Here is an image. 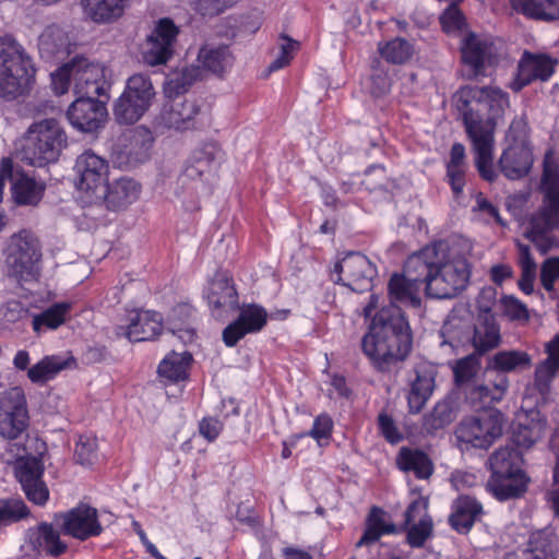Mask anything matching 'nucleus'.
<instances>
[{
  "instance_id": "obj_4",
  "label": "nucleus",
  "mask_w": 559,
  "mask_h": 559,
  "mask_svg": "<svg viewBox=\"0 0 559 559\" xmlns=\"http://www.w3.org/2000/svg\"><path fill=\"white\" fill-rule=\"evenodd\" d=\"M35 68L23 46L12 36L0 37V97L13 100L29 90Z\"/></svg>"
},
{
  "instance_id": "obj_15",
  "label": "nucleus",
  "mask_w": 559,
  "mask_h": 559,
  "mask_svg": "<svg viewBox=\"0 0 559 559\" xmlns=\"http://www.w3.org/2000/svg\"><path fill=\"white\" fill-rule=\"evenodd\" d=\"M179 28L169 17L160 19L152 35L147 37L148 49L143 55L144 62L151 67L166 64L174 55Z\"/></svg>"
},
{
  "instance_id": "obj_52",
  "label": "nucleus",
  "mask_w": 559,
  "mask_h": 559,
  "mask_svg": "<svg viewBox=\"0 0 559 559\" xmlns=\"http://www.w3.org/2000/svg\"><path fill=\"white\" fill-rule=\"evenodd\" d=\"M55 523L41 522L45 555L58 558L68 550V544L61 540V530L55 528Z\"/></svg>"
},
{
  "instance_id": "obj_8",
  "label": "nucleus",
  "mask_w": 559,
  "mask_h": 559,
  "mask_svg": "<svg viewBox=\"0 0 559 559\" xmlns=\"http://www.w3.org/2000/svg\"><path fill=\"white\" fill-rule=\"evenodd\" d=\"M522 452L510 444L498 448L488 459L492 473L488 489H526L531 478L521 468Z\"/></svg>"
},
{
  "instance_id": "obj_60",
  "label": "nucleus",
  "mask_w": 559,
  "mask_h": 559,
  "mask_svg": "<svg viewBox=\"0 0 559 559\" xmlns=\"http://www.w3.org/2000/svg\"><path fill=\"white\" fill-rule=\"evenodd\" d=\"M503 313L511 320H528L526 306L513 296H504L501 300Z\"/></svg>"
},
{
  "instance_id": "obj_31",
  "label": "nucleus",
  "mask_w": 559,
  "mask_h": 559,
  "mask_svg": "<svg viewBox=\"0 0 559 559\" xmlns=\"http://www.w3.org/2000/svg\"><path fill=\"white\" fill-rule=\"evenodd\" d=\"M68 34L58 25L47 26L38 38V50L41 58L51 60L61 58L69 52Z\"/></svg>"
},
{
  "instance_id": "obj_14",
  "label": "nucleus",
  "mask_w": 559,
  "mask_h": 559,
  "mask_svg": "<svg viewBox=\"0 0 559 559\" xmlns=\"http://www.w3.org/2000/svg\"><path fill=\"white\" fill-rule=\"evenodd\" d=\"M334 272L337 274L335 283L364 293L371 289L377 270L366 255L350 252L335 264Z\"/></svg>"
},
{
  "instance_id": "obj_58",
  "label": "nucleus",
  "mask_w": 559,
  "mask_h": 559,
  "mask_svg": "<svg viewBox=\"0 0 559 559\" xmlns=\"http://www.w3.org/2000/svg\"><path fill=\"white\" fill-rule=\"evenodd\" d=\"M239 0H195L194 10L202 16L213 17L233 7Z\"/></svg>"
},
{
  "instance_id": "obj_16",
  "label": "nucleus",
  "mask_w": 559,
  "mask_h": 559,
  "mask_svg": "<svg viewBox=\"0 0 559 559\" xmlns=\"http://www.w3.org/2000/svg\"><path fill=\"white\" fill-rule=\"evenodd\" d=\"M67 116L73 128L82 132H94L104 127L107 109L105 102L98 97L81 96L69 106Z\"/></svg>"
},
{
  "instance_id": "obj_21",
  "label": "nucleus",
  "mask_w": 559,
  "mask_h": 559,
  "mask_svg": "<svg viewBox=\"0 0 559 559\" xmlns=\"http://www.w3.org/2000/svg\"><path fill=\"white\" fill-rule=\"evenodd\" d=\"M481 513L483 507L476 498L469 495H461L452 503V511L448 520L449 525L456 533L466 535Z\"/></svg>"
},
{
  "instance_id": "obj_26",
  "label": "nucleus",
  "mask_w": 559,
  "mask_h": 559,
  "mask_svg": "<svg viewBox=\"0 0 559 559\" xmlns=\"http://www.w3.org/2000/svg\"><path fill=\"white\" fill-rule=\"evenodd\" d=\"M14 463V475L23 489H47L41 480L44 466L39 457L27 455L26 450Z\"/></svg>"
},
{
  "instance_id": "obj_43",
  "label": "nucleus",
  "mask_w": 559,
  "mask_h": 559,
  "mask_svg": "<svg viewBox=\"0 0 559 559\" xmlns=\"http://www.w3.org/2000/svg\"><path fill=\"white\" fill-rule=\"evenodd\" d=\"M389 297L391 304L400 301L409 304L415 308L420 307L421 300L418 297L420 288L415 284L406 281V277L400 273H394L388 283Z\"/></svg>"
},
{
  "instance_id": "obj_44",
  "label": "nucleus",
  "mask_w": 559,
  "mask_h": 559,
  "mask_svg": "<svg viewBox=\"0 0 559 559\" xmlns=\"http://www.w3.org/2000/svg\"><path fill=\"white\" fill-rule=\"evenodd\" d=\"M45 185L35 179L21 176L12 186L13 200L19 205H37L43 198Z\"/></svg>"
},
{
  "instance_id": "obj_32",
  "label": "nucleus",
  "mask_w": 559,
  "mask_h": 559,
  "mask_svg": "<svg viewBox=\"0 0 559 559\" xmlns=\"http://www.w3.org/2000/svg\"><path fill=\"white\" fill-rule=\"evenodd\" d=\"M198 62L203 71L222 76L234 62L233 53L227 45H203L198 53Z\"/></svg>"
},
{
  "instance_id": "obj_20",
  "label": "nucleus",
  "mask_w": 559,
  "mask_h": 559,
  "mask_svg": "<svg viewBox=\"0 0 559 559\" xmlns=\"http://www.w3.org/2000/svg\"><path fill=\"white\" fill-rule=\"evenodd\" d=\"M471 343L475 349V354L479 356L500 345V326L495 314H477L473 324Z\"/></svg>"
},
{
  "instance_id": "obj_49",
  "label": "nucleus",
  "mask_w": 559,
  "mask_h": 559,
  "mask_svg": "<svg viewBox=\"0 0 559 559\" xmlns=\"http://www.w3.org/2000/svg\"><path fill=\"white\" fill-rule=\"evenodd\" d=\"M22 559H41L45 554L41 522L28 527L19 549Z\"/></svg>"
},
{
  "instance_id": "obj_25",
  "label": "nucleus",
  "mask_w": 559,
  "mask_h": 559,
  "mask_svg": "<svg viewBox=\"0 0 559 559\" xmlns=\"http://www.w3.org/2000/svg\"><path fill=\"white\" fill-rule=\"evenodd\" d=\"M100 194H96V199H104L107 207L111 210H120L136 199L138 183L128 177H121L100 189Z\"/></svg>"
},
{
  "instance_id": "obj_13",
  "label": "nucleus",
  "mask_w": 559,
  "mask_h": 559,
  "mask_svg": "<svg viewBox=\"0 0 559 559\" xmlns=\"http://www.w3.org/2000/svg\"><path fill=\"white\" fill-rule=\"evenodd\" d=\"M421 503L413 501L404 512V521L397 526L392 522L391 515L380 507L373 506L366 519V527L356 547L369 546L377 543L384 535H396L416 520V512H419Z\"/></svg>"
},
{
  "instance_id": "obj_24",
  "label": "nucleus",
  "mask_w": 559,
  "mask_h": 559,
  "mask_svg": "<svg viewBox=\"0 0 559 559\" xmlns=\"http://www.w3.org/2000/svg\"><path fill=\"white\" fill-rule=\"evenodd\" d=\"M114 114L121 124H133L140 119L139 75L129 78L123 93L116 102Z\"/></svg>"
},
{
  "instance_id": "obj_51",
  "label": "nucleus",
  "mask_w": 559,
  "mask_h": 559,
  "mask_svg": "<svg viewBox=\"0 0 559 559\" xmlns=\"http://www.w3.org/2000/svg\"><path fill=\"white\" fill-rule=\"evenodd\" d=\"M380 55L389 62L401 64L414 55V46L406 39L397 37L383 46L379 45Z\"/></svg>"
},
{
  "instance_id": "obj_61",
  "label": "nucleus",
  "mask_w": 559,
  "mask_h": 559,
  "mask_svg": "<svg viewBox=\"0 0 559 559\" xmlns=\"http://www.w3.org/2000/svg\"><path fill=\"white\" fill-rule=\"evenodd\" d=\"M2 320L7 323H16L28 316V309L17 300L8 301L0 310Z\"/></svg>"
},
{
  "instance_id": "obj_63",
  "label": "nucleus",
  "mask_w": 559,
  "mask_h": 559,
  "mask_svg": "<svg viewBox=\"0 0 559 559\" xmlns=\"http://www.w3.org/2000/svg\"><path fill=\"white\" fill-rule=\"evenodd\" d=\"M509 145H528V129L522 119L513 120L508 133Z\"/></svg>"
},
{
  "instance_id": "obj_22",
  "label": "nucleus",
  "mask_w": 559,
  "mask_h": 559,
  "mask_svg": "<svg viewBox=\"0 0 559 559\" xmlns=\"http://www.w3.org/2000/svg\"><path fill=\"white\" fill-rule=\"evenodd\" d=\"M546 419L539 412L531 411L524 417L519 419V423L513 426L511 441L516 447L515 449H530L533 447L545 433Z\"/></svg>"
},
{
  "instance_id": "obj_45",
  "label": "nucleus",
  "mask_w": 559,
  "mask_h": 559,
  "mask_svg": "<svg viewBox=\"0 0 559 559\" xmlns=\"http://www.w3.org/2000/svg\"><path fill=\"white\" fill-rule=\"evenodd\" d=\"M525 554L526 559H557V546L554 536L546 531L532 533Z\"/></svg>"
},
{
  "instance_id": "obj_41",
  "label": "nucleus",
  "mask_w": 559,
  "mask_h": 559,
  "mask_svg": "<svg viewBox=\"0 0 559 559\" xmlns=\"http://www.w3.org/2000/svg\"><path fill=\"white\" fill-rule=\"evenodd\" d=\"M455 419L451 401L442 400L433 408L424 415L421 420L423 433L433 436L444 429Z\"/></svg>"
},
{
  "instance_id": "obj_37",
  "label": "nucleus",
  "mask_w": 559,
  "mask_h": 559,
  "mask_svg": "<svg viewBox=\"0 0 559 559\" xmlns=\"http://www.w3.org/2000/svg\"><path fill=\"white\" fill-rule=\"evenodd\" d=\"M435 389V377L431 371L416 370V378L407 396L409 412L418 414L432 394Z\"/></svg>"
},
{
  "instance_id": "obj_39",
  "label": "nucleus",
  "mask_w": 559,
  "mask_h": 559,
  "mask_svg": "<svg viewBox=\"0 0 559 559\" xmlns=\"http://www.w3.org/2000/svg\"><path fill=\"white\" fill-rule=\"evenodd\" d=\"M532 366V357L522 350H500L488 361V368L499 372H513L528 369Z\"/></svg>"
},
{
  "instance_id": "obj_42",
  "label": "nucleus",
  "mask_w": 559,
  "mask_h": 559,
  "mask_svg": "<svg viewBox=\"0 0 559 559\" xmlns=\"http://www.w3.org/2000/svg\"><path fill=\"white\" fill-rule=\"evenodd\" d=\"M396 463L402 471L413 472L417 478L426 479L432 474V463L420 450L402 448Z\"/></svg>"
},
{
  "instance_id": "obj_56",
  "label": "nucleus",
  "mask_w": 559,
  "mask_h": 559,
  "mask_svg": "<svg viewBox=\"0 0 559 559\" xmlns=\"http://www.w3.org/2000/svg\"><path fill=\"white\" fill-rule=\"evenodd\" d=\"M163 331V316L156 311L142 312V342L154 340Z\"/></svg>"
},
{
  "instance_id": "obj_50",
  "label": "nucleus",
  "mask_w": 559,
  "mask_h": 559,
  "mask_svg": "<svg viewBox=\"0 0 559 559\" xmlns=\"http://www.w3.org/2000/svg\"><path fill=\"white\" fill-rule=\"evenodd\" d=\"M479 355L473 353L459 359L453 367L454 382L459 388H471L479 369Z\"/></svg>"
},
{
  "instance_id": "obj_6",
  "label": "nucleus",
  "mask_w": 559,
  "mask_h": 559,
  "mask_svg": "<svg viewBox=\"0 0 559 559\" xmlns=\"http://www.w3.org/2000/svg\"><path fill=\"white\" fill-rule=\"evenodd\" d=\"M67 133L57 119L35 121L27 129L21 151L22 159L38 167L53 163L67 146Z\"/></svg>"
},
{
  "instance_id": "obj_46",
  "label": "nucleus",
  "mask_w": 559,
  "mask_h": 559,
  "mask_svg": "<svg viewBox=\"0 0 559 559\" xmlns=\"http://www.w3.org/2000/svg\"><path fill=\"white\" fill-rule=\"evenodd\" d=\"M71 302H58L35 316L32 321L33 330L40 333L45 329L55 330L66 321V316L71 310Z\"/></svg>"
},
{
  "instance_id": "obj_59",
  "label": "nucleus",
  "mask_w": 559,
  "mask_h": 559,
  "mask_svg": "<svg viewBox=\"0 0 559 559\" xmlns=\"http://www.w3.org/2000/svg\"><path fill=\"white\" fill-rule=\"evenodd\" d=\"M559 280V257L546 259L540 269V282L543 287L550 292L555 282Z\"/></svg>"
},
{
  "instance_id": "obj_57",
  "label": "nucleus",
  "mask_w": 559,
  "mask_h": 559,
  "mask_svg": "<svg viewBox=\"0 0 559 559\" xmlns=\"http://www.w3.org/2000/svg\"><path fill=\"white\" fill-rule=\"evenodd\" d=\"M140 310L131 309L128 311L124 323H120L117 328V335L128 338L132 343L140 341Z\"/></svg>"
},
{
  "instance_id": "obj_7",
  "label": "nucleus",
  "mask_w": 559,
  "mask_h": 559,
  "mask_svg": "<svg viewBox=\"0 0 559 559\" xmlns=\"http://www.w3.org/2000/svg\"><path fill=\"white\" fill-rule=\"evenodd\" d=\"M7 250L5 263L10 275L19 281H35L39 275L41 259L38 239L32 233L22 230L11 237Z\"/></svg>"
},
{
  "instance_id": "obj_9",
  "label": "nucleus",
  "mask_w": 559,
  "mask_h": 559,
  "mask_svg": "<svg viewBox=\"0 0 559 559\" xmlns=\"http://www.w3.org/2000/svg\"><path fill=\"white\" fill-rule=\"evenodd\" d=\"M503 423V415L499 411L469 416L455 427V438L466 447L488 449L502 436Z\"/></svg>"
},
{
  "instance_id": "obj_17",
  "label": "nucleus",
  "mask_w": 559,
  "mask_h": 559,
  "mask_svg": "<svg viewBox=\"0 0 559 559\" xmlns=\"http://www.w3.org/2000/svg\"><path fill=\"white\" fill-rule=\"evenodd\" d=\"M108 163L92 151H85L78 156L74 173L78 178V189L96 194L107 180Z\"/></svg>"
},
{
  "instance_id": "obj_64",
  "label": "nucleus",
  "mask_w": 559,
  "mask_h": 559,
  "mask_svg": "<svg viewBox=\"0 0 559 559\" xmlns=\"http://www.w3.org/2000/svg\"><path fill=\"white\" fill-rule=\"evenodd\" d=\"M228 513L237 519L239 522L253 524V507L249 500L241 501L239 503H231L228 506Z\"/></svg>"
},
{
  "instance_id": "obj_53",
  "label": "nucleus",
  "mask_w": 559,
  "mask_h": 559,
  "mask_svg": "<svg viewBox=\"0 0 559 559\" xmlns=\"http://www.w3.org/2000/svg\"><path fill=\"white\" fill-rule=\"evenodd\" d=\"M559 376V368L549 364L548 361H539L534 371V389L543 396L546 397L551 391V383L554 379Z\"/></svg>"
},
{
  "instance_id": "obj_47",
  "label": "nucleus",
  "mask_w": 559,
  "mask_h": 559,
  "mask_svg": "<svg viewBox=\"0 0 559 559\" xmlns=\"http://www.w3.org/2000/svg\"><path fill=\"white\" fill-rule=\"evenodd\" d=\"M218 151V146L214 142L204 143L197 148L190 158V164L185 169L183 176L190 179L200 177L215 159Z\"/></svg>"
},
{
  "instance_id": "obj_23",
  "label": "nucleus",
  "mask_w": 559,
  "mask_h": 559,
  "mask_svg": "<svg viewBox=\"0 0 559 559\" xmlns=\"http://www.w3.org/2000/svg\"><path fill=\"white\" fill-rule=\"evenodd\" d=\"M533 165V154L528 145H508L499 160L501 173L509 179L526 176Z\"/></svg>"
},
{
  "instance_id": "obj_2",
  "label": "nucleus",
  "mask_w": 559,
  "mask_h": 559,
  "mask_svg": "<svg viewBox=\"0 0 559 559\" xmlns=\"http://www.w3.org/2000/svg\"><path fill=\"white\" fill-rule=\"evenodd\" d=\"M412 331L403 311L396 305L382 307L373 317L361 348L374 368L390 372L403 362L412 350Z\"/></svg>"
},
{
  "instance_id": "obj_12",
  "label": "nucleus",
  "mask_w": 559,
  "mask_h": 559,
  "mask_svg": "<svg viewBox=\"0 0 559 559\" xmlns=\"http://www.w3.org/2000/svg\"><path fill=\"white\" fill-rule=\"evenodd\" d=\"M28 425L25 392L20 386L10 388L0 396V436L15 440L26 431Z\"/></svg>"
},
{
  "instance_id": "obj_27",
  "label": "nucleus",
  "mask_w": 559,
  "mask_h": 559,
  "mask_svg": "<svg viewBox=\"0 0 559 559\" xmlns=\"http://www.w3.org/2000/svg\"><path fill=\"white\" fill-rule=\"evenodd\" d=\"M435 253V249L426 248L425 250L411 255L403 269V276L406 281L415 283L419 288L425 283L428 287V282L432 278L436 262L430 261L431 255Z\"/></svg>"
},
{
  "instance_id": "obj_54",
  "label": "nucleus",
  "mask_w": 559,
  "mask_h": 559,
  "mask_svg": "<svg viewBox=\"0 0 559 559\" xmlns=\"http://www.w3.org/2000/svg\"><path fill=\"white\" fill-rule=\"evenodd\" d=\"M280 40L282 41L280 45V55L269 64L266 75L287 67L294 58L295 52L299 49V41L285 34H281Z\"/></svg>"
},
{
  "instance_id": "obj_29",
  "label": "nucleus",
  "mask_w": 559,
  "mask_h": 559,
  "mask_svg": "<svg viewBox=\"0 0 559 559\" xmlns=\"http://www.w3.org/2000/svg\"><path fill=\"white\" fill-rule=\"evenodd\" d=\"M127 0H81L84 15L94 23L107 24L119 19Z\"/></svg>"
},
{
  "instance_id": "obj_11",
  "label": "nucleus",
  "mask_w": 559,
  "mask_h": 559,
  "mask_svg": "<svg viewBox=\"0 0 559 559\" xmlns=\"http://www.w3.org/2000/svg\"><path fill=\"white\" fill-rule=\"evenodd\" d=\"M53 523L61 530L62 535L80 542L97 537L104 531L97 509L84 502L67 511L55 513Z\"/></svg>"
},
{
  "instance_id": "obj_1",
  "label": "nucleus",
  "mask_w": 559,
  "mask_h": 559,
  "mask_svg": "<svg viewBox=\"0 0 559 559\" xmlns=\"http://www.w3.org/2000/svg\"><path fill=\"white\" fill-rule=\"evenodd\" d=\"M452 100L472 140L477 170L483 179L492 182L497 178L492 164L493 133L497 120L509 106L508 94L498 87L463 86Z\"/></svg>"
},
{
  "instance_id": "obj_19",
  "label": "nucleus",
  "mask_w": 559,
  "mask_h": 559,
  "mask_svg": "<svg viewBox=\"0 0 559 559\" xmlns=\"http://www.w3.org/2000/svg\"><path fill=\"white\" fill-rule=\"evenodd\" d=\"M266 311L257 305L242 309L236 321L228 324L223 331L224 343L231 347L248 333H255L266 324Z\"/></svg>"
},
{
  "instance_id": "obj_18",
  "label": "nucleus",
  "mask_w": 559,
  "mask_h": 559,
  "mask_svg": "<svg viewBox=\"0 0 559 559\" xmlns=\"http://www.w3.org/2000/svg\"><path fill=\"white\" fill-rule=\"evenodd\" d=\"M556 64L557 60H552L546 55H534L525 51L519 61L518 74L511 85L512 88L519 92L534 80H548L552 75Z\"/></svg>"
},
{
  "instance_id": "obj_5",
  "label": "nucleus",
  "mask_w": 559,
  "mask_h": 559,
  "mask_svg": "<svg viewBox=\"0 0 559 559\" xmlns=\"http://www.w3.org/2000/svg\"><path fill=\"white\" fill-rule=\"evenodd\" d=\"M540 190L543 203L532 214L527 231V237L533 240L559 229V153L551 150L544 157Z\"/></svg>"
},
{
  "instance_id": "obj_30",
  "label": "nucleus",
  "mask_w": 559,
  "mask_h": 559,
  "mask_svg": "<svg viewBox=\"0 0 559 559\" xmlns=\"http://www.w3.org/2000/svg\"><path fill=\"white\" fill-rule=\"evenodd\" d=\"M199 107L194 102H171L165 105L160 112V120L166 128L186 130L192 126L193 118L198 115Z\"/></svg>"
},
{
  "instance_id": "obj_35",
  "label": "nucleus",
  "mask_w": 559,
  "mask_h": 559,
  "mask_svg": "<svg viewBox=\"0 0 559 559\" xmlns=\"http://www.w3.org/2000/svg\"><path fill=\"white\" fill-rule=\"evenodd\" d=\"M207 300L215 308H237L238 295L236 288L225 274L217 273L214 275L210 283Z\"/></svg>"
},
{
  "instance_id": "obj_33",
  "label": "nucleus",
  "mask_w": 559,
  "mask_h": 559,
  "mask_svg": "<svg viewBox=\"0 0 559 559\" xmlns=\"http://www.w3.org/2000/svg\"><path fill=\"white\" fill-rule=\"evenodd\" d=\"M461 50L463 62L471 67L467 76L474 79L483 74L484 63L490 55L491 46L475 34H469L464 39Z\"/></svg>"
},
{
  "instance_id": "obj_48",
  "label": "nucleus",
  "mask_w": 559,
  "mask_h": 559,
  "mask_svg": "<svg viewBox=\"0 0 559 559\" xmlns=\"http://www.w3.org/2000/svg\"><path fill=\"white\" fill-rule=\"evenodd\" d=\"M425 509V506L421 504L420 511L415 513L416 519L418 518V522L413 525L411 523L404 530V532L407 533L406 542L413 548H421L432 534V520L426 513Z\"/></svg>"
},
{
  "instance_id": "obj_10",
  "label": "nucleus",
  "mask_w": 559,
  "mask_h": 559,
  "mask_svg": "<svg viewBox=\"0 0 559 559\" xmlns=\"http://www.w3.org/2000/svg\"><path fill=\"white\" fill-rule=\"evenodd\" d=\"M469 276V264L464 257L438 262L426 287V294L436 299L454 298L467 287Z\"/></svg>"
},
{
  "instance_id": "obj_3",
  "label": "nucleus",
  "mask_w": 559,
  "mask_h": 559,
  "mask_svg": "<svg viewBox=\"0 0 559 559\" xmlns=\"http://www.w3.org/2000/svg\"><path fill=\"white\" fill-rule=\"evenodd\" d=\"M106 68L85 56H75L51 74L56 94L67 93L70 86L78 96L106 97L110 87Z\"/></svg>"
},
{
  "instance_id": "obj_36",
  "label": "nucleus",
  "mask_w": 559,
  "mask_h": 559,
  "mask_svg": "<svg viewBox=\"0 0 559 559\" xmlns=\"http://www.w3.org/2000/svg\"><path fill=\"white\" fill-rule=\"evenodd\" d=\"M511 4L516 12L534 20H559V0H511Z\"/></svg>"
},
{
  "instance_id": "obj_28",
  "label": "nucleus",
  "mask_w": 559,
  "mask_h": 559,
  "mask_svg": "<svg viewBox=\"0 0 559 559\" xmlns=\"http://www.w3.org/2000/svg\"><path fill=\"white\" fill-rule=\"evenodd\" d=\"M73 364L72 356L47 355L28 369L27 378L32 383L45 384Z\"/></svg>"
},
{
  "instance_id": "obj_34",
  "label": "nucleus",
  "mask_w": 559,
  "mask_h": 559,
  "mask_svg": "<svg viewBox=\"0 0 559 559\" xmlns=\"http://www.w3.org/2000/svg\"><path fill=\"white\" fill-rule=\"evenodd\" d=\"M202 78L200 66L191 64L180 70H175L167 76L164 83V95L168 99L176 98L187 93Z\"/></svg>"
},
{
  "instance_id": "obj_55",
  "label": "nucleus",
  "mask_w": 559,
  "mask_h": 559,
  "mask_svg": "<svg viewBox=\"0 0 559 559\" xmlns=\"http://www.w3.org/2000/svg\"><path fill=\"white\" fill-rule=\"evenodd\" d=\"M97 442L94 437L81 436L75 443L74 456L84 466L92 465L97 459Z\"/></svg>"
},
{
  "instance_id": "obj_38",
  "label": "nucleus",
  "mask_w": 559,
  "mask_h": 559,
  "mask_svg": "<svg viewBox=\"0 0 559 559\" xmlns=\"http://www.w3.org/2000/svg\"><path fill=\"white\" fill-rule=\"evenodd\" d=\"M192 362V355L189 352L167 355L158 366L157 372L162 378L170 382L186 381L189 378V368Z\"/></svg>"
},
{
  "instance_id": "obj_62",
  "label": "nucleus",
  "mask_w": 559,
  "mask_h": 559,
  "mask_svg": "<svg viewBox=\"0 0 559 559\" xmlns=\"http://www.w3.org/2000/svg\"><path fill=\"white\" fill-rule=\"evenodd\" d=\"M442 28L447 33H453L462 29L464 26V16L457 7H449L440 16Z\"/></svg>"
},
{
  "instance_id": "obj_40",
  "label": "nucleus",
  "mask_w": 559,
  "mask_h": 559,
  "mask_svg": "<svg viewBox=\"0 0 559 559\" xmlns=\"http://www.w3.org/2000/svg\"><path fill=\"white\" fill-rule=\"evenodd\" d=\"M31 510L21 498L0 499V540L7 536V527L26 520Z\"/></svg>"
}]
</instances>
